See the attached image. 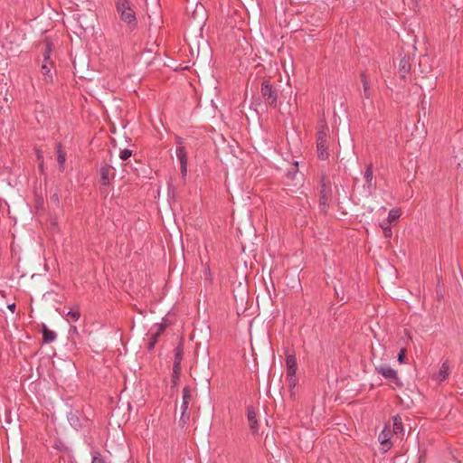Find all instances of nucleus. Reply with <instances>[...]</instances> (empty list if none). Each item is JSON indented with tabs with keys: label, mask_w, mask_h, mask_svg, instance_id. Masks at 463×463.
<instances>
[{
	"label": "nucleus",
	"mask_w": 463,
	"mask_h": 463,
	"mask_svg": "<svg viewBox=\"0 0 463 463\" xmlns=\"http://www.w3.org/2000/svg\"><path fill=\"white\" fill-rule=\"evenodd\" d=\"M39 167H40L41 171L43 170V164L42 161H40V163H39Z\"/></svg>",
	"instance_id": "58836bf2"
},
{
	"label": "nucleus",
	"mask_w": 463,
	"mask_h": 463,
	"mask_svg": "<svg viewBox=\"0 0 463 463\" xmlns=\"http://www.w3.org/2000/svg\"><path fill=\"white\" fill-rule=\"evenodd\" d=\"M165 326L164 324H156L155 326L156 333L154 335L158 336L165 330Z\"/></svg>",
	"instance_id": "c85d7f7f"
},
{
	"label": "nucleus",
	"mask_w": 463,
	"mask_h": 463,
	"mask_svg": "<svg viewBox=\"0 0 463 463\" xmlns=\"http://www.w3.org/2000/svg\"><path fill=\"white\" fill-rule=\"evenodd\" d=\"M391 223L392 222H388V220H386L381 222L380 226L383 230H384L385 228H389Z\"/></svg>",
	"instance_id": "473e14b6"
},
{
	"label": "nucleus",
	"mask_w": 463,
	"mask_h": 463,
	"mask_svg": "<svg viewBox=\"0 0 463 463\" xmlns=\"http://www.w3.org/2000/svg\"><path fill=\"white\" fill-rule=\"evenodd\" d=\"M157 337H158V336L154 335L153 340H152V341L149 343V345H148V348H149V349H152V348L154 347V345H155L156 342L157 341Z\"/></svg>",
	"instance_id": "72a5a7b5"
},
{
	"label": "nucleus",
	"mask_w": 463,
	"mask_h": 463,
	"mask_svg": "<svg viewBox=\"0 0 463 463\" xmlns=\"http://www.w3.org/2000/svg\"><path fill=\"white\" fill-rule=\"evenodd\" d=\"M181 165V175H182V177L184 179L187 175V162H184L183 164H180Z\"/></svg>",
	"instance_id": "c756f323"
},
{
	"label": "nucleus",
	"mask_w": 463,
	"mask_h": 463,
	"mask_svg": "<svg viewBox=\"0 0 463 463\" xmlns=\"http://www.w3.org/2000/svg\"><path fill=\"white\" fill-rule=\"evenodd\" d=\"M80 317V313L78 310H70L66 314V320L68 322H77Z\"/></svg>",
	"instance_id": "5701e85b"
},
{
	"label": "nucleus",
	"mask_w": 463,
	"mask_h": 463,
	"mask_svg": "<svg viewBox=\"0 0 463 463\" xmlns=\"http://www.w3.org/2000/svg\"><path fill=\"white\" fill-rule=\"evenodd\" d=\"M328 128L326 125H321L320 128L317 132V145H327L328 137H327Z\"/></svg>",
	"instance_id": "dca6fc26"
},
{
	"label": "nucleus",
	"mask_w": 463,
	"mask_h": 463,
	"mask_svg": "<svg viewBox=\"0 0 463 463\" xmlns=\"http://www.w3.org/2000/svg\"><path fill=\"white\" fill-rule=\"evenodd\" d=\"M376 372L381 373L384 378L391 380L396 385L401 386L402 383L397 375V372L386 364H382L375 368Z\"/></svg>",
	"instance_id": "39448f33"
},
{
	"label": "nucleus",
	"mask_w": 463,
	"mask_h": 463,
	"mask_svg": "<svg viewBox=\"0 0 463 463\" xmlns=\"http://www.w3.org/2000/svg\"><path fill=\"white\" fill-rule=\"evenodd\" d=\"M410 70H411V65H410L409 61L405 58H402L400 61V65H399V72L401 73V76L405 77L410 72Z\"/></svg>",
	"instance_id": "a211bd4d"
},
{
	"label": "nucleus",
	"mask_w": 463,
	"mask_h": 463,
	"mask_svg": "<svg viewBox=\"0 0 463 463\" xmlns=\"http://www.w3.org/2000/svg\"><path fill=\"white\" fill-rule=\"evenodd\" d=\"M401 216V210L398 208H393L389 212L388 214V222H396Z\"/></svg>",
	"instance_id": "412c9836"
},
{
	"label": "nucleus",
	"mask_w": 463,
	"mask_h": 463,
	"mask_svg": "<svg viewBox=\"0 0 463 463\" xmlns=\"http://www.w3.org/2000/svg\"><path fill=\"white\" fill-rule=\"evenodd\" d=\"M65 161H66L65 154L61 151V147L59 146L58 150H57V162H58L61 171H62L64 169Z\"/></svg>",
	"instance_id": "4be33fe9"
},
{
	"label": "nucleus",
	"mask_w": 463,
	"mask_h": 463,
	"mask_svg": "<svg viewBox=\"0 0 463 463\" xmlns=\"http://www.w3.org/2000/svg\"><path fill=\"white\" fill-rule=\"evenodd\" d=\"M91 463H105L104 459L100 457V454L98 452H94L92 454V462Z\"/></svg>",
	"instance_id": "bb28decb"
},
{
	"label": "nucleus",
	"mask_w": 463,
	"mask_h": 463,
	"mask_svg": "<svg viewBox=\"0 0 463 463\" xmlns=\"http://www.w3.org/2000/svg\"><path fill=\"white\" fill-rule=\"evenodd\" d=\"M70 333L71 334H78L77 327L75 326H71Z\"/></svg>",
	"instance_id": "c9c22d12"
},
{
	"label": "nucleus",
	"mask_w": 463,
	"mask_h": 463,
	"mask_svg": "<svg viewBox=\"0 0 463 463\" xmlns=\"http://www.w3.org/2000/svg\"><path fill=\"white\" fill-rule=\"evenodd\" d=\"M261 94L265 99V102L269 106H275L278 99L277 91L273 90L272 86L268 82L264 81L261 86Z\"/></svg>",
	"instance_id": "20e7f679"
},
{
	"label": "nucleus",
	"mask_w": 463,
	"mask_h": 463,
	"mask_svg": "<svg viewBox=\"0 0 463 463\" xmlns=\"http://www.w3.org/2000/svg\"><path fill=\"white\" fill-rule=\"evenodd\" d=\"M203 272H204L205 279H210V277H211V272H210V269H209V268H208V267H205V269H204V271H203Z\"/></svg>",
	"instance_id": "f704fd0d"
},
{
	"label": "nucleus",
	"mask_w": 463,
	"mask_h": 463,
	"mask_svg": "<svg viewBox=\"0 0 463 463\" xmlns=\"http://www.w3.org/2000/svg\"><path fill=\"white\" fill-rule=\"evenodd\" d=\"M287 374H296L297 372V359L293 354H287L286 357Z\"/></svg>",
	"instance_id": "ddd939ff"
},
{
	"label": "nucleus",
	"mask_w": 463,
	"mask_h": 463,
	"mask_svg": "<svg viewBox=\"0 0 463 463\" xmlns=\"http://www.w3.org/2000/svg\"><path fill=\"white\" fill-rule=\"evenodd\" d=\"M363 177V194L365 197H370L373 194L376 188V184L375 182H373V172L372 164L367 165L366 169L364 172Z\"/></svg>",
	"instance_id": "f03ea898"
},
{
	"label": "nucleus",
	"mask_w": 463,
	"mask_h": 463,
	"mask_svg": "<svg viewBox=\"0 0 463 463\" xmlns=\"http://www.w3.org/2000/svg\"><path fill=\"white\" fill-rule=\"evenodd\" d=\"M378 440L382 446L381 449L383 452H387L391 447L392 444L390 442V436L389 433L386 431V429H383L381 433L378 436Z\"/></svg>",
	"instance_id": "9d476101"
},
{
	"label": "nucleus",
	"mask_w": 463,
	"mask_h": 463,
	"mask_svg": "<svg viewBox=\"0 0 463 463\" xmlns=\"http://www.w3.org/2000/svg\"><path fill=\"white\" fill-rule=\"evenodd\" d=\"M192 399V394L189 387H184L183 389V397H182V404H181V417L180 421H182L183 424H185L189 420V414L187 412L189 403Z\"/></svg>",
	"instance_id": "7ed1b4c3"
},
{
	"label": "nucleus",
	"mask_w": 463,
	"mask_h": 463,
	"mask_svg": "<svg viewBox=\"0 0 463 463\" xmlns=\"http://www.w3.org/2000/svg\"><path fill=\"white\" fill-rule=\"evenodd\" d=\"M317 154H318L319 158L322 160L326 159L328 156L327 145H323V144L317 145Z\"/></svg>",
	"instance_id": "aec40b11"
},
{
	"label": "nucleus",
	"mask_w": 463,
	"mask_h": 463,
	"mask_svg": "<svg viewBox=\"0 0 463 463\" xmlns=\"http://www.w3.org/2000/svg\"><path fill=\"white\" fill-rule=\"evenodd\" d=\"M50 202L52 204H54V205L59 207L60 206V196H59V194L57 193L52 194L51 195V197H50Z\"/></svg>",
	"instance_id": "a878e982"
},
{
	"label": "nucleus",
	"mask_w": 463,
	"mask_h": 463,
	"mask_svg": "<svg viewBox=\"0 0 463 463\" xmlns=\"http://www.w3.org/2000/svg\"><path fill=\"white\" fill-rule=\"evenodd\" d=\"M392 431L394 434L398 435L403 432L402 418L399 415H395L392 417Z\"/></svg>",
	"instance_id": "f3484780"
},
{
	"label": "nucleus",
	"mask_w": 463,
	"mask_h": 463,
	"mask_svg": "<svg viewBox=\"0 0 463 463\" xmlns=\"http://www.w3.org/2000/svg\"><path fill=\"white\" fill-rule=\"evenodd\" d=\"M14 307H15V305H14V304H12V305H9V306H8V308H9L11 311H14Z\"/></svg>",
	"instance_id": "4c0bfd02"
},
{
	"label": "nucleus",
	"mask_w": 463,
	"mask_h": 463,
	"mask_svg": "<svg viewBox=\"0 0 463 463\" xmlns=\"http://www.w3.org/2000/svg\"><path fill=\"white\" fill-rule=\"evenodd\" d=\"M383 231V235H384L385 238H391L392 237V232L391 227L385 228Z\"/></svg>",
	"instance_id": "2f4dec72"
},
{
	"label": "nucleus",
	"mask_w": 463,
	"mask_h": 463,
	"mask_svg": "<svg viewBox=\"0 0 463 463\" xmlns=\"http://www.w3.org/2000/svg\"><path fill=\"white\" fill-rule=\"evenodd\" d=\"M248 421L250 424V428L253 432H257L259 430L258 420L256 417V412L252 408L248 409Z\"/></svg>",
	"instance_id": "2eb2a0df"
},
{
	"label": "nucleus",
	"mask_w": 463,
	"mask_h": 463,
	"mask_svg": "<svg viewBox=\"0 0 463 463\" xmlns=\"http://www.w3.org/2000/svg\"><path fill=\"white\" fill-rule=\"evenodd\" d=\"M450 372L448 362H444L439 371L435 373L434 378L439 382H443L447 379Z\"/></svg>",
	"instance_id": "9b49d317"
},
{
	"label": "nucleus",
	"mask_w": 463,
	"mask_h": 463,
	"mask_svg": "<svg viewBox=\"0 0 463 463\" xmlns=\"http://www.w3.org/2000/svg\"><path fill=\"white\" fill-rule=\"evenodd\" d=\"M35 153H36V156H37L38 160H41V158H42V152L40 150L36 149Z\"/></svg>",
	"instance_id": "e433bc0d"
},
{
	"label": "nucleus",
	"mask_w": 463,
	"mask_h": 463,
	"mask_svg": "<svg viewBox=\"0 0 463 463\" xmlns=\"http://www.w3.org/2000/svg\"><path fill=\"white\" fill-rule=\"evenodd\" d=\"M51 52H52L51 44L46 43L44 52H43V61L42 64V73L43 75H48L51 71L52 62L49 60Z\"/></svg>",
	"instance_id": "0eeeda50"
},
{
	"label": "nucleus",
	"mask_w": 463,
	"mask_h": 463,
	"mask_svg": "<svg viewBox=\"0 0 463 463\" xmlns=\"http://www.w3.org/2000/svg\"><path fill=\"white\" fill-rule=\"evenodd\" d=\"M321 197H320V207L322 211H326L328 201L331 195V187L330 185L326 184L325 183L322 184L321 186Z\"/></svg>",
	"instance_id": "6e6552de"
},
{
	"label": "nucleus",
	"mask_w": 463,
	"mask_h": 463,
	"mask_svg": "<svg viewBox=\"0 0 463 463\" xmlns=\"http://www.w3.org/2000/svg\"><path fill=\"white\" fill-rule=\"evenodd\" d=\"M131 155H132V151L128 148H125L120 151L119 157L122 160H127L128 158H129L131 156Z\"/></svg>",
	"instance_id": "b1692460"
},
{
	"label": "nucleus",
	"mask_w": 463,
	"mask_h": 463,
	"mask_svg": "<svg viewBox=\"0 0 463 463\" xmlns=\"http://www.w3.org/2000/svg\"><path fill=\"white\" fill-rule=\"evenodd\" d=\"M361 80H362L363 89H364L363 98L365 99H369L371 98L370 86H369L368 80L364 73L361 75Z\"/></svg>",
	"instance_id": "6ab92c4d"
},
{
	"label": "nucleus",
	"mask_w": 463,
	"mask_h": 463,
	"mask_svg": "<svg viewBox=\"0 0 463 463\" xmlns=\"http://www.w3.org/2000/svg\"><path fill=\"white\" fill-rule=\"evenodd\" d=\"M287 375H288V382L289 386L292 388L295 387L297 384L296 374H293V375L287 374Z\"/></svg>",
	"instance_id": "cd10ccee"
},
{
	"label": "nucleus",
	"mask_w": 463,
	"mask_h": 463,
	"mask_svg": "<svg viewBox=\"0 0 463 463\" xmlns=\"http://www.w3.org/2000/svg\"><path fill=\"white\" fill-rule=\"evenodd\" d=\"M43 341L44 344H50L55 341L57 335L54 331L49 329L45 324L41 325Z\"/></svg>",
	"instance_id": "1a4fd4ad"
},
{
	"label": "nucleus",
	"mask_w": 463,
	"mask_h": 463,
	"mask_svg": "<svg viewBox=\"0 0 463 463\" xmlns=\"http://www.w3.org/2000/svg\"><path fill=\"white\" fill-rule=\"evenodd\" d=\"M419 1L420 0H403V2L407 4L411 10L414 11L418 8Z\"/></svg>",
	"instance_id": "393cba45"
},
{
	"label": "nucleus",
	"mask_w": 463,
	"mask_h": 463,
	"mask_svg": "<svg viewBox=\"0 0 463 463\" xmlns=\"http://www.w3.org/2000/svg\"><path fill=\"white\" fill-rule=\"evenodd\" d=\"M183 354H184V349H183L182 345L180 344L175 349V359H174V365H173V378L175 381L177 380L180 375Z\"/></svg>",
	"instance_id": "423d86ee"
},
{
	"label": "nucleus",
	"mask_w": 463,
	"mask_h": 463,
	"mask_svg": "<svg viewBox=\"0 0 463 463\" xmlns=\"http://www.w3.org/2000/svg\"><path fill=\"white\" fill-rule=\"evenodd\" d=\"M175 155L180 164L187 162V152L184 146H183L181 138H178V141L176 143Z\"/></svg>",
	"instance_id": "f8f14e48"
},
{
	"label": "nucleus",
	"mask_w": 463,
	"mask_h": 463,
	"mask_svg": "<svg viewBox=\"0 0 463 463\" xmlns=\"http://www.w3.org/2000/svg\"><path fill=\"white\" fill-rule=\"evenodd\" d=\"M404 359H405V350L402 349L398 354V361L400 363H404Z\"/></svg>",
	"instance_id": "7c9ffc66"
},
{
	"label": "nucleus",
	"mask_w": 463,
	"mask_h": 463,
	"mask_svg": "<svg viewBox=\"0 0 463 463\" xmlns=\"http://www.w3.org/2000/svg\"><path fill=\"white\" fill-rule=\"evenodd\" d=\"M100 183L102 185H108L109 183V176L111 175V167L109 165H103L99 168Z\"/></svg>",
	"instance_id": "4468645a"
},
{
	"label": "nucleus",
	"mask_w": 463,
	"mask_h": 463,
	"mask_svg": "<svg viewBox=\"0 0 463 463\" xmlns=\"http://www.w3.org/2000/svg\"><path fill=\"white\" fill-rule=\"evenodd\" d=\"M117 12L122 22L127 24L130 28L136 26L137 19L131 4L128 0H117Z\"/></svg>",
	"instance_id": "f257e3e1"
}]
</instances>
